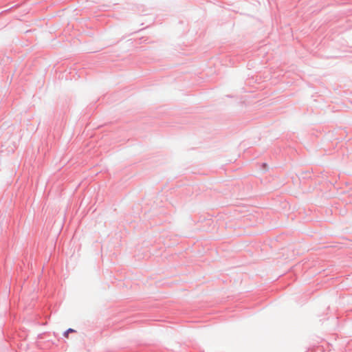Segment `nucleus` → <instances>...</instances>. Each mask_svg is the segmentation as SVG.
I'll return each instance as SVG.
<instances>
[{
    "label": "nucleus",
    "instance_id": "nucleus-1",
    "mask_svg": "<svg viewBox=\"0 0 352 352\" xmlns=\"http://www.w3.org/2000/svg\"><path fill=\"white\" fill-rule=\"evenodd\" d=\"M67 331V332H69H69H74V329H69Z\"/></svg>",
    "mask_w": 352,
    "mask_h": 352
},
{
    "label": "nucleus",
    "instance_id": "nucleus-2",
    "mask_svg": "<svg viewBox=\"0 0 352 352\" xmlns=\"http://www.w3.org/2000/svg\"><path fill=\"white\" fill-rule=\"evenodd\" d=\"M68 333H69V332H67V331H66V332L65 333V337H67V336H68Z\"/></svg>",
    "mask_w": 352,
    "mask_h": 352
}]
</instances>
